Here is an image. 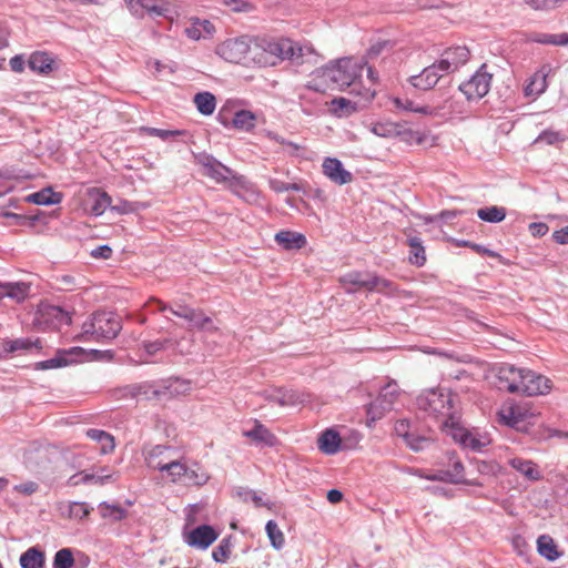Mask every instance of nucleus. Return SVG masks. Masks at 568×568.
<instances>
[{
	"label": "nucleus",
	"instance_id": "10",
	"mask_svg": "<svg viewBox=\"0 0 568 568\" xmlns=\"http://www.w3.org/2000/svg\"><path fill=\"white\" fill-rule=\"evenodd\" d=\"M520 379L517 394L537 396L548 393L551 388L549 378L529 369L523 368Z\"/></svg>",
	"mask_w": 568,
	"mask_h": 568
},
{
	"label": "nucleus",
	"instance_id": "18",
	"mask_svg": "<svg viewBox=\"0 0 568 568\" xmlns=\"http://www.w3.org/2000/svg\"><path fill=\"white\" fill-rule=\"evenodd\" d=\"M521 374L523 368H517L514 365L504 364L499 366L496 374L498 387L511 394H517Z\"/></svg>",
	"mask_w": 568,
	"mask_h": 568
},
{
	"label": "nucleus",
	"instance_id": "3",
	"mask_svg": "<svg viewBox=\"0 0 568 568\" xmlns=\"http://www.w3.org/2000/svg\"><path fill=\"white\" fill-rule=\"evenodd\" d=\"M303 48L290 39L267 40L253 42V64L258 67H275L284 60L301 64Z\"/></svg>",
	"mask_w": 568,
	"mask_h": 568
},
{
	"label": "nucleus",
	"instance_id": "37",
	"mask_svg": "<svg viewBox=\"0 0 568 568\" xmlns=\"http://www.w3.org/2000/svg\"><path fill=\"white\" fill-rule=\"evenodd\" d=\"M40 348V339L32 341L30 338L7 339L1 344V348L6 353H16L20 351H29L31 348Z\"/></svg>",
	"mask_w": 568,
	"mask_h": 568
},
{
	"label": "nucleus",
	"instance_id": "36",
	"mask_svg": "<svg viewBox=\"0 0 568 568\" xmlns=\"http://www.w3.org/2000/svg\"><path fill=\"white\" fill-rule=\"evenodd\" d=\"M537 549L540 556L549 561H555L560 557L557 545L549 535H541L537 539Z\"/></svg>",
	"mask_w": 568,
	"mask_h": 568
},
{
	"label": "nucleus",
	"instance_id": "54",
	"mask_svg": "<svg viewBox=\"0 0 568 568\" xmlns=\"http://www.w3.org/2000/svg\"><path fill=\"white\" fill-rule=\"evenodd\" d=\"M171 343V339H156L153 342H143L142 347L145 353L150 356L155 355L158 352L166 348V346Z\"/></svg>",
	"mask_w": 568,
	"mask_h": 568
},
{
	"label": "nucleus",
	"instance_id": "25",
	"mask_svg": "<svg viewBox=\"0 0 568 568\" xmlns=\"http://www.w3.org/2000/svg\"><path fill=\"white\" fill-rule=\"evenodd\" d=\"M275 242L286 251L300 250L307 243L302 233L293 231H280L275 234Z\"/></svg>",
	"mask_w": 568,
	"mask_h": 568
},
{
	"label": "nucleus",
	"instance_id": "40",
	"mask_svg": "<svg viewBox=\"0 0 568 568\" xmlns=\"http://www.w3.org/2000/svg\"><path fill=\"white\" fill-rule=\"evenodd\" d=\"M193 101L197 111L203 115H211L216 106L215 97L207 91L196 93Z\"/></svg>",
	"mask_w": 568,
	"mask_h": 568
},
{
	"label": "nucleus",
	"instance_id": "53",
	"mask_svg": "<svg viewBox=\"0 0 568 568\" xmlns=\"http://www.w3.org/2000/svg\"><path fill=\"white\" fill-rule=\"evenodd\" d=\"M498 420L510 427H516L520 422L519 414L514 406L504 407L498 412Z\"/></svg>",
	"mask_w": 568,
	"mask_h": 568
},
{
	"label": "nucleus",
	"instance_id": "61",
	"mask_svg": "<svg viewBox=\"0 0 568 568\" xmlns=\"http://www.w3.org/2000/svg\"><path fill=\"white\" fill-rule=\"evenodd\" d=\"M141 130L143 132H146L149 135H152V136H158L162 140H168L172 136H176L179 134H181L180 131H172V130H162V129H156V128H141Z\"/></svg>",
	"mask_w": 568,
	"mask_h": 568
},
{
	"label": "nucleus",
	"instance_id": "13",
	"mask_svg": "<svg viewBox=\"0 0 568 568\" xmlns=\"http://www.w3.org/2000/svg\"><path fill=\"white\" fill-rule=\"evenodd\" d=\"M219 121L225 128H234L250 132L255 128L256 116L252 111L239 110L231 115V111L222 109L219 113Z\"/></svg>",
	"mask_w": 568,
	"mask_h": 568
},
{
	"label": "nucleus",
	"instance_id": "33",
	"mask_svg": "<svg viewBox=\"0 0 568 568\" xmlns=\"http://www.w3.org/2000/svg\"><path fill=\"white\" fill-rule=\"evenodd\" d=\"M21 568H43L45 555L38 547H31L20 556Z\"/></svg>",
	"mask_w": 568,
	"mask_h": 568
},
{
	"label": "nucleus",
	"instance_id": "17",
	"mask_svg": "<svg viewBox=\"0 0 568 568\" xmlns=\"http://www.w3.org/2000/svg\"><path fill=\"white\" fill-rule=\"evenodd\" d=\"M219 532L210 525H200L184 535V541L192 548L205 550L216 539Z\"/></svg>",
	"mask_w": 568,
	"mask_h": 568
},
{
	"label": "nucleus",
	"instance_id": "23",
	"mask_svg": "<svg viewBox=\"0 0 568 568\" xmlns=\"http://www.w3.org/2000/svg\"><path fill=\"white\" fill-rule=\"evenodd\" d=\"M186 37L191 40L209 39L215 32L211 21L200 18H192L191 23L184 30Z\"/></svg>",
	"mask_w": 568,
	"mask_h": 568
},
{
	"label": "nucleus",
	"instance_id": "28",
	"mask_svg": "<svg viewBox=\"0 0 568 568\" xmlns=\"http://www.w3.org/2000/svg\"><path fill=\"white\" fill-rule=\"evenodd\" d=\"M77 352H81V348L72 347L69 351H59L54 357L36 363L34 368L44 371L67 366L73 362L69 356Z\"/></svg>",
	"mask_w": 568,
	"mask_h": 568
},
{
	"label": "nucleus",
	"instance_id": "46",
	"mask_svg": "<svg viewBox=\"0 0 568 568\" xmlns=\"http://www.w3.org/2000/svg\"><path fill=\"white\" fill-rule=\"evenodd\" d=\"M477 216L485 222L499 223L505 220L506 210L500 206L484 207L477 211Z\"/></svg>",
	"mask_w": 568,
	"mask_h": 568
},
{
	"label": "nucleus",
	"instance_id": "35",
	"mask_svg": "<svg viewBox=\"0 0 568 568\" xmlns=\"http://www.w3.org/2000/svg\"><path fill=\"white\" fill-rule=\"evenodd\" d=\"M186 321L192 328H196L199 331H217V327L213 324L212 318L206 316L203 311L199 308H193Z\"/></svg>",
	"mask_w": 568,
	"mask_h": 568
},
{
	"label": "nucleus",
	"instance_id": "62",
	"mask_svg": "<svg viewBox=\"0 0 568 568\" xmlns=\"http://www.w3.org/2000/svg\"><path fill=\"white\" fill-rule=\"evenodd\" d=\"M297 395L294 392H284L278 396H273L272 400L281 406L294 405L297 403Z\"/></svg>",
	"mask_w": 568,
	"mask_h": 568
},
{
	"label": "nucleus",
	"instance_id": "8",
	"mask_svg": "<svg viewBox=\"0 0 568 568\" xmlns=\"http://www.w3.org/2000/svg\"><path fill=\"white\" fill-rule=\"evenodd\" d=\"M71 323V314L61 306L41 303L38 306L33 324L41 331L60 329Z\"/></svg>",
	"mask_w": 568,
	"mask_h": 568
},
{
	"label": "nucleus",
	"instance_id": "27",
	"mask_svg": "<svg viewBox=\"0 0 568 568\" xmlns=\"http://www.w3.org/2000/svg\"><path fill=\"white\" fill-rule=\"evenodd\" d=\"M341 436L334 429L324 430L317 440L318 449L326 455H334L341 448Z\"/></svg>",
	"mask_w": 568,
	"mask_h": 568
},
{
	"label": "nucleus",
	"instance_id": "1",
	"mask_svg": "<svg viewBox=\"0 0 568 568\" xmlns=\"http://www.w3.org/2000/svg\"><path fill=\"white\" fill-rule=\"evenodd\" d=\"M365 67L364 58H343L324 68L322 77L325 81L332 82L335 89L343 91L349 88V92L366 104L374 100L376 90L364 85L362 75Z\"/></svg>",
	"mask_w": 568,
	"mask_h": 568
},
{
	"label": "nucleus",
	"instance_id": "4",
	"mask_svg": "<svg viewBox=\"0 0 568 568\" xmlns=\"http://www.w3.org/2000/svg\"><path fill=\"white\" fill-rule=\"evenodd\" d=\"M122 328L121 320L111 312H95L82 325V337L101 341L113 339Z\"/></svg>",
	"mask_w": 568,
	"mask_h": 568
},
{
	"label": "nucleus",
	"instance_id": "26",
	"mask_svg": "<svg viewBox=\"0 0 568 568\" xmlns=\"http://www.w3.org/2000/svg\"><path fill=\"white\" fill-rule=\"evenodd\" d=\"M243 435L256 444H262L267 447H273L277 443L276 436L257 420L255 422L254 427L250 430H245Z\"/></svg>",
	"mask_w": 568,
	"mask_h": 568
},
{
	"label": "nucleus",
	"instance_id": "32",
	"mask_svg": "<svg viewBox=\"0 0 568 568\" xmlns=\"http://www.w3.org/2000/svg\"><path fill=\"white\" fill-rule=\"evenodd\" d=\"M526 41L540 44L567 45L568 33L549 34L541 32H530L526 34Z\"/></svg>",
	"mask_w": 568,
	"mask_h": 568
},
{
	"label": "nucleus",
	"instance_id": "12",
	"mask_svg": "<svg viewBox=\"0 0 568 568\" xmlns=\"http://www.w3.org/2000/svg\"><path fill=\"white\" fill-rule=\"evenodd\" d=\"M443 67L438 61L424 68L420 73L408 78V82L417 90L428 91L433 89L438 81L446 75Z\"/></svg>",
	"mask_w": 568,
	"mask_h": 568
},
{
	"label": "nucleus",
	"instance_id": "63",
	"mask_svg": "<svg viewBox=\"0 0 568 568\" xmlns=\"http://www.w3.org/2000/svg\"><path fill=\"white\" fill-rule=\"evenodd\" d=\"M395 434L398 437H402L404 440L410 436V425L407 419H399L395 423L394 426Z\"/></svg>",
	"mask_w": 568,
	"mask_h": 568
},
{
	"label": "nucleus",
	"instance_id": "19",
	"mask_svg": "<svg viewBox=\"0 0 568 568\" xmlns=\"http://www.w3.org/2000/svg\"><path fill=\"white\" fill-rule=\"evenodd\" d=\"M323 173L338 185L347 184L353 180L351 172L343 168L342 162L335 158H326L323 162Z\"/></svg>",
	"mask_w": 568,
	"mask_h": 568
},
{
	"label": "nucleus",
	"instance_id": "16",
	"mask_svg": "<svg viewBox=\"0 0 568 568\" xmlns=\"http://www.w3.org/2000/svg\"><path fill=\"white\" fill-rule=\"evenodd\" d=\"M470 58V52L465 45H457L446 49L440 59L437 60L447 74L454 73L465 65Z\"/></svg>",
	"mask_w": 568,
	"mask_h": 568
},
{
	"label": "nucleus",
	"instance_id": "24",
	"mask_svg": "<svg viewBox=\"0 0 568 568\" xmlns=\"http://www.w3.org/2000/svg\"><path fill=\"white\" fill-rule=\"evenodd\" d=\"M393 104L398 111L414 112L428 116H435L438 114L437 108L428 104H419L408 98H394Z\"/></svg>",
	"mask_w": 568,
	"mask_h": 568
},
{
	"label": "nucleus",
	"instance_id": "58",
	"mask_svg": "<svg viewBox=\"0 0 568 568\" xmlns=\"http://www.w3.org/2000/svg\"><path fill=\"white\" fill-rule=\"evenodd\" d=\"M111 204V197L106 193H101L94 201L91 211L95 215H101L105 209Z\"/></svg>",
	"mask_w": 568,
	"mask_h": 568
},
{
	"label": "nucleus",
	"instance_id": "31",
	"mask_svg": "<svg viewBox=\"0 0 568 568\" xmlns=\"http://www.w3.org/2000/svg\"><path fill=\"white\" fill-rule=\"evenodd\" d=\"M29 290L30 286L26 283H0V300L10 297L21 302L28 296Z\"/></svg>",
	"mask_w": 568,
	"mask_h": 568
},
{
	"label": "nucleus",
	"instance_id": "45",
	"mask_svg": "<svg viewBox=\"0 0 568 568\" xmlns=\"http://www.w3.org/2000/svg\"><path fill=\"white\" fill-rule=\"evenodd\" d=\"M62 515L70 519H83L90 514V507L85 503L73 501L65 505Z\"/></svg>",
	"mask_w": 568,
	"mask_h": 568
},
{
	"label": "nucleus",
	"instance_id": "41",
	"mask_svg": "<svg viewBox=\"0 0 568 568\" xmlns=\"http://www.w3.org/2000/svg\"><path fill=\"white\" fill-rule=\"evenodd\" d=\"M398 396V385L396 383L386 384L379 392L376 400L384 410H390Z\"/></svg>",
	"mask_w": 568,
	"mask_h": 568
},
{
	"label": "nucleus",
	"instance_id": "14",
	"mask_svg": "<svg viewBox=\"0 0 568 568\" xmlns=\"http://www.w3.org/2000/svg\"><path fill=\"white\" fill-rule=\"evenodd\" d=\"M446 433L463 447L469 448L474 452H480L489 444L487 437H478L466 429L463 426L460 418Z\"/></svg>",
	"mask_w": 568,
	"mask_h": 568
},
{
	"label": "nucleus",
	"instance_id": "2",
	"mask_svg": "<svg viewBox=\"0 0 568 568\" xmlns=\"http://www.w3.org/2000/svg\"><path fill=\"white\" fill-rule=\"evenodd\" d=\"M418 409L440 422V427L447 432L459 418V399L446 388H430L424 390L416 398Z\"/></svg>",
	"mask_w": 568,
	"mask_h": 568
},
{
	"label": "nucleus",
	"instance_id": "59",
	"mask_svg": "<svg viewBox=\"0 0 568 568\" xmlns=\"http://www.w3.org/2000/svg\"><path fill=\"white\" fill-rule=\"evenodd\" d=\"M386 412L387 410L383 409V406H379L377 400L371 403L366 409L369 424L375 423L376 420L381 419Z\"/></svg>",
	"mask_w": 568,
	"mask_h": 568
},
{
	"label": "nucleus",
	"instance_id": "55",
	"mask_svg": "<svg viewBox=\"0 0 568 568\" xmlns=\"http://www.w3.org/2000/svg\"><path fill=\"white\" fill-rule=\"evenodd\" d=\"M560 141H564V136L560 132L545 130L538 135L535 143L544 142L548 145H552Z\"/></svg>",
	"mask_w": 568,
	"mask_h": 568
},
{
	"label": "nucleus",
	"instance_id": "60",
	"mask_svg": "<svg viewBox=\"0 0 568 568\" xmlns=\"http://www.w3.org/2000/svg\"><path fill=\"white\" fill-rule=\"evenodd\" d=\"M562 0H525L535 10H550L556 8Z\"/></svg>",
	"mask_w": 568,
	"mask_h": 568
},
{
	"label": "nucleus",
	"instance_id": "9",
	"mask_svg": "<svg viewBox=\"0 0 568 568\" xmlns=\"http://www.w3.org/2000/svg\"><path fill=\"white\" fill-rule=\"evenodd\" d=\"M493 74L487 71V65L484 63L469 80L459 85V90L468 101H478L487 95Z\"/></svg>",
	"mask_w": 568,
	"mask_h": 568
},
{
	"label": "nucleus",
	"instance_id": "34",
	"mask_svg": "<svg viewBox=\"0 0 568 568\" xmlns=\"http://www.w3.org/2000/svg\"><path fill=\"white\" fill-rule=\"evenodd\" d=\"M54 60L47 52H34L30 55L29 68L38 73L48 74L53 70Z\"/></svg>",
	"mask_w": 568,
	"mask_h": 568
},
{
	"label": "nucleus",
	"instance_id": "29",
	"mask_svg": "<svg viewBox=\"0 0 568 568\" xmlns=\"http://www.w3.org/2000/svg\"><path fill=\"white\" fill-rule=\"evenodd\" d=\"M428 480H445L453 484L465 483L464 480V466L460 460L453 463V468L446 471H438L437 474L425 476Z\"/></svg>",
	"mask_w": 568,
	"mask_h": 568
},
{
	"label": "nucleus",
	"instance_id": "15",
	"mask_svg": "<svg viewBox=\"0 0 568 568\" xmlns=\"http://www.w3.org/2000/svg\"><path fill=\"white\" fill-rule=\"evenodd\" d=\"M172 388L173 383H170L169 386L164 387L163 389H160L156 388L153 384L144 382L125 386L124 388L120 389V392L122 393V397L135 399H152L159 398L160 396L166 394V392L172 394Z\"/></svg>",
	"mask_w": 568,
	"mask_h": 568
},
{
	"label": "nucleus",
	"instance_id": "50",
	"mask_svg": "<svg viewBox=\"0 0 568 568\" xmlns=\"http://www.w3.org/2000/svg\"><path fill=\"white\" fill-rule=\"evenodd\" d=\"M136 4L152 17L164 16L166 11L162 0H136Z\"/></svg>",
	"mask_w": 568,
	"mask_h": 568
},
{
	"label": "nucleus",
	"instance_id": "44",
	"mask_svg": "<svg viewBox=\"0 0 568 568\" xmlns=\"http://www.w3.org/2000/svg\"><path fill=\"white\" fill-rule=\"evenodd\" d=\"M232 546L231 536L223 538L212 551L213 560L219 564L226 562L232 554Z\"/></svg>",
	"mask_w": 568,
	"mask_h": 568
},
{
	"label": "nucleus",
	"instance_id": "22",
	"mask_svg": "<svg viewBox=\"0 0 568 568\" xmlns=\"http://www.w3.org/2000/svg\"><path fill=\"white\" fill-rule=\"evenodd\" d=\"M371 278L372 273L369 272L353 271L341 277V283L347 293H354L361 288L369 291Z\"/></svg>",
	"mask_w": 568,
	"mask_h": 568
},
{
	"label": "nucleus",
	"instance_id": "52",
	"mask_svg": "<svg viewBox=\"0 0 568 568\" xmlns=\"http://www.w3.org/2000/svg\"><path fill=\"white\" fill-rule=\"evenodd\" d=\"M73 565L74 557L70 548H62L55 552L53 568H71Z\"/></svg>",
	"mask_w": 568,
	"mask_h": 568
},
{
	"label": "nucleus",
	"instance_id": "49",
	"mask_svg": "<svg viewBox=\"0 0 568 568\" xmlns=\"http://www.w3.org/2000/svg\"><path fill=\"white\" fill-rule=\"evenodd\" d=\"M265 530L270 538L271 545L275 549H281L284 546L285 538L277 524L274 520H268L265 526Z\"/></svg>",
	"mask_w": 568,
	"mask_h": 568
},
{
	"label": "nucleus",
	"instance_id": "38",
	"mask_svg": "<svg viewBox=\"0 0 568 568\" xmlns=\"http://www.w3.org/2000/svg\"><path fill=\"white\" fill-rule=\"evenodd\" d=\"M407 242L409 246V262L416 266H423L426 263V253L422 240L417 236H412Z\"/></svg>",
	"mask_w": 568,
	"mask_h": 568
},
{
	"label": "nucleus",
	"instance_id": "56",
	"mask_svg": "<svg viewBox=\"0 0 568 568\" xmlns=\"http://www.w3.org/2000/svg\"><path fill=\"white\" fill-rule=\"evenodd\" d=\"M266 136L276 142V143H280L282 145H286L291 149L290 151V154L291 155H296L297 152L300 151L301 146L292 141H287L285 140L283 136L278 135L277 133L273 132V131H267L266 132Z\"/></svg>",
	"mask_w": 568,
	"mask_h": 568
},
{
	"label": "nucleus",
	"instance_id": "39",
	"mask_svg": "<svg viewBox=\"0 0 568 568\" xmlns=\"http://www.w3.org/2000/svg\"><path fill=\"white\" fill-rule=\"evenodd\" d=\"M62 195L53 192L50 187L43 189L39 192L32 193L27 196V201L38 205H51L60 203Z\"/></svg>",
	"mask_w": 568,
	"mask_h": 568
},
{
	"label": "nucleus",
	"instance_id": "51",
	"mask_svg": "<svg viewBox=\"0 0 568 568\" xmlns=\"http://www.w3.org/2000/svg\"><path fill=\"white\" fill-rule=\"evenodd\" d=\"M372 291H376L378 293H393L397 291V286L394 282L372 273L369 292Z\"/></svg>",
	"mask_w": 568,
	"mask_h": 568
},
{
	"label": "nucleus",
	"instance_id": "20",
	"mask_svg": "<svg viewBox=\"0 0 568 568\" xmlns=\"http://www.w3.org/2000/svg\"><path fill=\"white\" fill-rule=\"evenodd\" d=\"M551 69L548 64L542 65L538 71H536L525 85V95L536 98L544 93L548 87L547 77Z\"/></svg>",
	"mask_w": 568,
	"mask_h": 568
},
{
	"label": "nucleus",
	"instance_id": "6",
	"mask_svg": "<svg viewBox=\"0 0 568 568\" xmlns=\"http://www.w3.org/2000/svg\"><path fill=\"white\" fill-rule=\"evenodd\" d=\"M216 54L230 63L243 64L250 67L253 64V42L247 38H233L221 42L216 49Z\"/></svg>",
	"mask_w": 568,
	"mask_h": 568
},
{
	"label": "nucleus",
	"instance_id": "7",
	"mask_svg": "<svg viewBox=\"0 0 568 568\" xmlns=\"http://www.w3.org/2000/svg\"><path fill=\"white\" fill-rule=\"evenodd\" d=\"M196 161L202 168L203 175L211 178L217 183L227 182L232 190H235L237 186H243V178L235 176L230 168L222 164L212 155L200 154Z\"/></svg>",
	"mask_w": 568,
	"mask_h": 568
},
{
	"label": "nucleus",
	"instance_id": "11",
	"mask_svg": "<svg viewBox=\"0 0 568 568\" xmlns=\"http://www.w3.org/2000/svg\"><path fill=\"white\" fill-rule=\"evenodd\" d=\"M172 448L164 445H156L145 450L144 459L149 468L165 473L171 470L176 458L172 457Z\"/></svg>",
	"mask_w": 568,
	"mask_h": 568
},
{
	"label": "nucleus",
	"instance_id": "57",
	"mask_svg": "<svg viewBox=\"0 0 568 568\" xmlns=\"http://www.w3.org/2000/svg\"><path fill=\"white\" fill-rule=\"evenodd\" d=\"M405 443L410 449L418 452L425 448V446L429 443V439L412 433L410 436L405 439Z\"/></svg>",
	"mask_w": 568,
	"mask_h": 568
},
{
	"label": "nucleus",
	"instance_id": "64",
	"mask_svg": "<svg viewBox=\"0 0 568 568\" xmlns=\"http://www.w3.org/2000/svg\"><path fill=\"white\" fill-rule=\"evenodd\" d=\"M38 488L39 485L36 481H27L20 485H16L13 489L20 494L30 496L34 494L38 490Z\"/></svg>",
	"mask_w": 568,
	"mask_h": 568
},
{
	"label": "nucleus",
	"instance_id": "30",
	"mask_svg": "<svg viewBox=\"0 0 568 568\" xmlns=\"http://www.w3.org/2000/svg\"><path fill=\"white\" fill-rule=\"evenodd\" d=\"M363 102L361 99L357 102L351 101L346 98H334L329 104V111L332 114L342 118L348 116L357 111L358 104Z\"/></svg>",
	"mask_w": 568,
	"mask_h": 568
},
{
	"label": "nucleus",
	"instance_id": "48",
	"mask_svg": "<svg viewBox=\"0 0 568 568\" xmlns=\"http://www.w3.org/2000/svg\"><path fill=\"white\" fill-rule=\"evenodd\" d=\"M100 514L103 518H110L120 521L126 517V510L119 505H110L105 501L99 505Z\"/></svg>",
	"mask_w": 568,
	"mask_h": 568
},
{
	"label": "nucleus",
	"instance_id": "47",
	"mask_svg": "<svg viewBox=\"0 0 568 568\" xmlns=\"http://www.w3.org/2000/svg\"><path fill=\"white\" fill-rule=\"evenodd\" d=\"M397 125L398 122H376L372 124L371 131L379 138L393 139L397 136Z\"/></svg>",
	"mask_w": 568,
	"mask_h": 568
},
{
	"label": "nucleus",
	"instance_id": "5",
	"mask_svg": "<svg viewBox=\"0 0 568 568\" xmlns=\"http://www.w3.org/2000/svg\"><path fill=\"white\" fill-rule=\"evenodd\" d=\"M168 478L173 484L202 486L207 483L210 475L199 463L182 458L174 462Z\"/></svg>",
	"mask_w": 568,
	"mask_h": 568
},
{
	"label": "nucleus",
	"instance_id": "21",
	"mask_svg": "<svg viewBox=\"0 0 568 568\" xmlns=\"http://www.w3.org/2000/svg\"><path fill=\"white\" fill-rule=\"evenodd\" d=\"M507 463L513 469L523 475L524 478L529 481H538L542 478L539 466L530 459L511 457Z\"/></svg>",
	"mask_w": 568,
	"mask_h": 568
},
{
	"label": "nucleus",
	"instance_id": "43",
	"mask_svg": "<svg viewBox=\"0 0 568 568\" xmlns=\"http://www.w3.org/2000/svg\"><path fill=\"white\" fill-rule=\"evenodd\" d=\"M396 131L398 132L396 138H399L403 142L408 144L415 143L420 145L425 142L426 139L424 133L415 131L400 122H398Z\"/></svg>",
	"mask_w": 568,
	"mask_h": 568
},
{
	"label": "nucleus",
	"instance_id": "42",
	"mask_svg": "<svg viewBox=\"0 0 568 568\" xmlns=\"http://www.w3.org/2000/svg\"><path fill=\"white\" fill-rule=\"evenodd\" d=\"M87 436L101 445L102 454H108L114 449L113 436L104 430L91 428L87 430Z\"/></svg>",
	"mask_w": 568,
	"mask_h": 568
}]
</instances>
